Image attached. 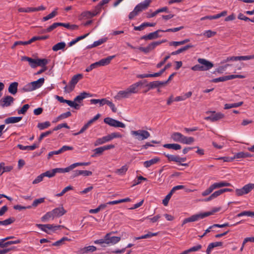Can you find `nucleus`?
<instances>
[{
  "label": "nucleus",
  "mask_w": 254,
  "mask_h": 254,
  "mask_svg": "<svg viewBox=\"0 0 254 254\" xmlns=\"http://www.w3.org/2000/svg\"><path fill=\"white\" fill-rule=\"evenodd\" d=\"M197 61L201 65L196 64L191 67V69L193 71H205L209 70L213 66L212 63L205 59L199 58Z\"/></svg>",
  "instance_id": "nucleus-1"
},
{
  "label": "nucleus",
  "mask_w": 254,
  "mask_h": 254,
  "mask_svg": "<svg viewBox=\"0 0 254 254\" xmlns=\"http://www.w3.org/2000/svg\"><path fill=\"white\" fill-rule=\"evenodd\" d=\"M82 77L83 75L82 74H77L74 75L70 81L69 85L68 86L66 85L64 87V91L67 93H70L74 89L75 85L77 83L80 79L82 78Z\"/></svg>",
  "instance_id": "nucleus-2"
},
{
  "label": "nucleus",
  "mask_w": 254,
  "mask_h": 254,
  "mask_svg": "<svg viewBox=\"0 0 254 254\" xmlns=\"http://www.w3.org/2000/svg\"><path fill=\"white\" fill-rule=\"evenodd\" d=\"M130 133L135 139L138 140H143L148 138L150 136V133L145 130L139 129L137 130H132Z\"/></svg>",
  "instance_id": "nucleus-3"
},
{
  "label": "nucleus",
  "mask_w": 254,
  "mask_h": 254,
  "mask_svg": "<svg viewBox=\"0 0 254 254\" xmlns=\"http://www.w3.org/2000/svg\"><path fill=\"white\" fill-rule=\"evenodd\" d=\"M146 83H147V80H144L135 82L130 85L127 88L129 94L131 95L132 94L137 93L139 91L140 87L143 86Z\"/></svg>",
  "instance_id": "nucleus-4"
},
{
  "label": "nucleus",
  "mask_w": 254,
  "mask_h": 254,
  "mask_svg": "<svg viewBox=\"0 0 254 254\" xmlns=\"http://www.w3.org/2000/svg\"><path fill=\"white\" fill-rule=\"evenodd\" d=\"M166 42H167L166 40H162L161 41H155L149 44L146 47H140L138 49L140 51L146 54L150 52L151 50H153L157 46Z\"/></svg>",
  "instance_id": "nucleus-5"
},
{
  "label": "nucleus",
  "mask_w": 254,
  "mask_h": 254,
  "mask_svg": "<svg viewBox=\"0 0 254 254\" xmlns=\"http://www.w3.org/2000/svg\"><path fill=\"white\" fill-rule=\"evenodd\" d=\"M254 189V184L250 183L245 185L240 189L236 190V194L237 196H242L248 194Z\"/></svg>",
  "instance_id": "nucleus-6"
},
{
  "label": "nucleus",
  "mask_w": 254,
  "mask_h": 254,
  "mask_svg": "<svg viewBox=\"0 0 254 254\" xmlns=\"http://www.w3.org/2000/svg\"><path fill=\"white\" fill-rule=\"evenodd\" d=\"M104 122L111 127L121 128H125L126 127V125L123 123L111 118L107 117L105 118Z\"/></svg>",
  "instance_id": "nucleus-7"
},
{
  "label": "nucleus",
  "mask_w": 254,
  "mask_h": 254,
  "mask_svg": "<svg viewBox=\"0 0 254 254\" xmlns=\"http://www.w3.org/2000/svg\"><path fill=\"white\" fill-rule=\"evenodd\" d=\"M206 215H207L206 214H203V213L193 215L190 217L185 219L183 221L182 226H183L184 224H185L187 223L195 222V221H197L200 219H203V218L206 217Z\"/></svg>",
  "instance_id": "nucleus-8"
},
{
  "label": "nucleus",
  "mask_w": 254,
  "mask_h": 254,
  "mask_svg": "<svg viewBox=\"0 0 254 254\" xmlns=\"http://www.w3.org/2000/svg\"><path fill=\"white\" fill-rule=\"evenodd\" d=\"M210 112L212 113V114L209 116L205 117V120L214 122L222 119L224 117V115L220 112L215 113V111Z\"/></svg>",
  "instance_id": "nucleus-9"
},
{
  "label": "nucleus",
  "mask_w": 254,
  "mask_h": 254,
  "mask_svg": "<svg viewBox=\"0 0 254 254\" xmlns=\"http://www.w3.org/2000/svg\"><path fill=\"white\" fill-rule=\"evenodd\" d=\"M161 32H164V30L161 29L157 30L153 32L150 33L147 35L142 36L141 37V39L148 40L157 39L161 36V35H159V33Z\"/></svg>",
  "instance_id": "nucleus-10"
},
{
  "label": "nucleus",
  "mask_w": 254,
  "mask_h": 254,
  "mask_svg": "<svg viewBox=\"0 0 254 254\" xmlns=\"http://www.w3.org/2000/svg\"><path fill=\"white\" fill-rule=\"evenodd\" d=\"M14 100V98L11 96H4L0 100V105L2 108L8 107L13 103Z\"/></svg>",
  "instance_id": "nucleus-11"
},
{
  "label": "nucleus",
  "mask_w": 254,
  "mask_h": 254,
  "mask_svg": "<svg viewBox=\"0 0 254 254\" xmlns=\"http://www.w3.org/2000/svg\"><path fill=\"white\" fill-rule=\"evenodd\" d=\"M145 87H148V90L153 89L157 87H159L162 86H164L167 84V82L160 81H154L150 82L149 83H145Z\"/></svg>",
  "instance_id": "nucleus-12"
},
{
  "label": "nucleus",
  "mask_w": 254,
  "mask_h": 254,
  "mask_svg": "<svg viewBox=\"0 0 254 254\" xmlns=\"http://www.w3.org/2000/svg\"><path fill=\"white\" fill-rule=\"evenodd\" d=\"M254 59V55H251V56H237V57H228L226 60V62L228 61H246V60H250L251 59Z\"/></svg>",
  "instance_id": "nucleus-13"
},
{
  "label": "nucleus",
  "mask_w": 254,
  "mask_h": 254,
  "mask_svg": "<svg viewBox=\"0 0 254 254\" xmlns=\"http://www.w3.org/2000/svg\"><path fill=\"white\" fill-rule=\"evenodd\" d=\"M36 226L40 229H43L42 227H46L47 231L51 230L53 231H55L57 230L61 227H63V226L62 225H54L53 224H37Z\"/></svg>",
  "instance_id": "nucleus-14"
},
{
  "label": "nucleus",
  "mask_w": 254,
  "mask_h": 254,
  "mask_svg": "<svg viewBox=\"0 0 254 254\" xmlns=\"http://www.w3.org/2000/svg\"><path fill=\"white\" fill-rule=\"evenodd\" d=\"M152 0H145L136 5L135 7L141 12L148 8Z\"/></svg>",
  "instance_id": "nucleus-15"
},
{
  "label": "nucleus",
  "mask_w": 254,
  "mask_h": 254,
  "mask_svg": "<svg viewBox=\"0 0 254 254\" xmlns=\"http://www.w3.org/2000/svg\"><path fill=\"white\" fill-rule=\"evenodd\" d=\"M121 240L119 237L113 236L110 237L109 234L105 236V243L107 244H115L119 242Z\"/></svg>",
  "instance_id": "nucleus-16"
},
{
  "label": "nucleus",
  "mask_w": 254,
  "mask_h": 254,
  "mask_svg": "<svg viewBox=\"0 0 254 254\" xmlns=\"http://www.w3.org/2000/svg\"><path fill=\"white\" fill-rule=\"evenodd\" d=\"M130 96L127 89L125 90H121L119 91L117 94L115 96V98L117 100H120L122 98H127Z\"/></svg>",
  "instance_id": "nucleus-17"
},
{
  "label": "nucleus",
  "mask_w": 254,
  "mask_h": 254,
  "mask_svg": "<svg viewBox=\"0 0 254 254\" xmlns=\"http://www.w3.org/2000/svg\"><path fill=\"white\" fill-rule=\"evenodd\" d=\"M52 211L55 218L61 217L64 215L66 212L63 207L56 208Z\"/></svg>",
  "instance_id": "nucleus-18"
},
{
  "label": "nucleus",
  "mask_w": 254,
  "mask_h": 254,
  "mask_svg": "<svg viewBox=\"0 0 254 254\" xmlns=\"http://www.w3.org/2000/svg\"><path fill=\"white\" fill-rule=\"evenodd\" d=\"M92 95L89 93L86 92L81 93L79 95L77 96L74 99L75 103H80L83 99L88 97H91Z\"/></svg>",
  "instance_id": "nucleus-19"
},
{
  "label": "nucleus",
  "mask_w": 254,
  "mask_h": 254,
  "mask_svg": "<svg viewBox=\"0 0 254 254\" xmlns=\"http://www.w3.org/2000/svg\"><path fill=\"white\" fill-rule=\"evenodd\" d=\"M115 57V55L109 56L106 58L101 59L99 61L97 62V63L98 64L99 66L108 65L111 63L112 60H113Z\"/></svg>",
  "instance_id": "nucleus-20"
},
{
  "label": "nucleus",
  "mask_w": 254,
  "mask_h": 254,
  "mask_svg": "<svg viewBox=\"0 0 254 254\" xmlns=\"http://www.w3.org/2000/svg\"><path fill=\"white\" fill-rule=\"evenodd\" d=\"M111 141L110 137L108 135L103 136L101 138H97L96 141L94 142V146H98L99 145L103 144L107 142Z\"/></svg>",
  "instance_id": "nucleus-21"
},
{
  "label": "nucleus",
  "mask_w": 254,
  "mask_h": 254,
  "mask_svg": "<svg viewBox=\"0 0 254 254\" xmlns=\"http://www.w3.org/2000/svg\"><path fill=\"white\" fill-rule=\"evenodd\" d=\"M21 60L22 61L28 62L29 64L32 68L36 67V59H34L26 56H23L21 57Z\"/></svg>",
  "instance_id": "nucleus-22"
},
{
  "label": "nucleus",
  "mask_w": 254,
  "mask_h": 254,
  "mask_svg": "<svg viewBox=\"0 0 254 254\" xmlns=\"http://www.w3.org/2000/svg\"><path fill=\"white\" fill-rule=\"evenodd\" d=\"M184 135L182 133L175 132L173 133L171 135V138L176 142H179L182 143Z\"/></svg>",
  "instance_id": "nucleus-23"
},
{
  "label": "nucleus",
  "mask_w": 254,
  "mask_h": 254,
  "mask_svg": "<svg viewBox=\"0 0 254 254\" xmlns=\"http://www.w3.org/2000/svg\"><path fill=\"white\" fill-rule=\"evenodd\" d=\"M223 243L221 242H216L209 244L206 251L207 254H210L213 248L217 247H221Z\"/></svg>",
  "instance_id": "nucleus-24"
},
{
  "label": "nucleus",
  "mask_w": 254,
  "mask_h": 254,
  "mask_svg": "<svg viewBox=\"0 0 254 254\" xmlns=\"http://www.w3.org/2000/svg\"><path fill=\"white\" fill-rule=\"evenodd\" d=\"M159 161H160L159 158L155 157V158H152L149 160L146 161L144 162L143 165L145 168H148L150 167L151 166L157 163Z\"/></svg>",
  "instance_id": "nucleus-25"
},
{
  "label": "nucleus",
  "mask_w": 254,
  "mask_h": 254,
  "mask_svg": "<svg viewBox=\"0 0 254 254\" xmlns=\"http://www.w3.org/2000/svg\"><path fill=\"white\" fill-rule=\"evenodd\" d=\"M22 117H11L6 118L4 120L6 124H14L19 122L22 120Z\"/></svg>",
  "instance_id": "nucleus-26"
},
{
  "label": "nucleus",
  "mask_w": 254,
  "mask_h": 254,
  "mask_svg": "<svg viewBox=\"0 0 254 254\" xmlns=\"http://www.w3.org/2000/svg\"><path fill=\"white\" fill-rule=\"evenodd\" d=\"M213 190L220 188L224 187H229L231 186V184L229 183L221 181L218 183H215L211 185Z\"/></svg>",
  "instance_id": "nucleus-27"
},
{
  "label": "nucleus",
  "mask_w": 254,
  "mask_h": 254,
  "mask_svg": "<svg viewBox=\"0 0 254 254\" xmlns=\"http://www.w3.org/2000/svg\"><path fill=\"white\" fill-rule=\"evenodd\" d=\"M44 81L45 79L44 78H40L37 81L31 82L32 87L33 88L34 90L41 87L44 83Z\"/></svg>",
  "instance_id": "nucleus-28"
},
{
  "label": "nucleus",
  "mask_w": 254,
  "mask_h": 254,
  "mask_svg": "<svg viewBox=\"0 0 254 254\" xmlns=\"http://www.w3.org/2000/svg\"><path fill=\"white\" fill-rule=\"evenodd\" d=\"M17 146L19 149L22 150H34L36 148L38 147L39 145L38 144L34 143L33 145L30 146H23L21 144H18Z\"/></svg>",
  "instance_id": "nucleus-29"
},
{
  "label": "nucleus",
  "mask_w": 254,
  "mask_h": 254,
  "mask_svg": "<svg viewBox=\"0 0 254 254\" xmlns=\"http://www.w3.org/2000/svg\"><path fill=\"white\" fill-rule=\"evenodd\" d=\"M13 169L11 166H5V164L3 162L0 163V175H1L4 172H10Z\"/></svg>",
  "instance_id": "nucleus-30"
},
{
  "label": "nucleus",
  "mask_w": 254,
  "mask_h": 254,
  "mask_svg": "<svg viewBox=\"0 0 254 254\" xmlns=\"http://www.w3.org/2000/svg\"><path fill=\"white\" fill-rule=\"evenodd\" d=\"M18 85V84L16 82L11 83L9 86L8 92L13 95L15 94L17 91Z\"/></svg>",
  "instance_id": "nucleus-31"
},
{
  "label": "nucleus",
  "mask_w": 254,
  "mask_h": 254,
  "mask_svg": "<svg viewBox=\"0 0 254 254\" xmlns=\"http://www.w3.org/2000/svg\"><path fill=\"white\" fill-rule=\"evenodd\" d=\"M163 147L168 149H172L175 150H178L181 149V146L177 143L172 144H165L163 145Z\"/></svg>",
  "instance_id": "nucleus-32"
},
{
  "label": "nucleus",
  "mask_w": 254,
  "mask_h": 254,
  "mask_svg": "<svg viewBox=\"0 0 254 254\" xmlns=\"http://www.w3.org/2000/svg\"><path fill=\"white\" fill-rule=\"evenodd\" d=\"M65 46H66V44L64 42H59V43L56 44V45H55L52 47V50L56 52L59 50L64 49L65 48Z\"/></svg>",
  "instance_id": "nucleus-33"
},
{
  "label": "nucleus",
  "mask_w": 254,
  "mask_h": 254,
  "mask_svg": "<svg viewBox=\"0 0 254 254\" xmlns=\"http://www.w3.org/2000/svg\"><path fill=\"white\" fill-rule=\"evenodd\" d=\"M55 218L52 211L46 213L42 218L41 220L43 222H46L50 219H54Z\"/></svg>",
  "instance_id": "nucleus-34"
},
{
  "label": "nucleus",
  "mask_w": 254,
  "mask_h": 254,
  "mask_svg": "<svg viewBox=\"0 0 254 254\" xmlns=\"http://www.w3.org/2000/svg\"><path fill=\"white\" fill-rule=\"evenodd\" d=\"M157 234H158V233H151V232H149L147 234H146L145 235H143L140 237H134V239L135 240H140V239H142L150 238L153 236H157Z\"/></svg>",
  "instance_id": "nucleus-35"
},
{
  "label": "nucleus",
  "mask_w": 254,
  "mask_h": 254,
  "mask_svg": "<svg viewBox=\"0 0 254 254\" xmlns=\"http://www.w3.org/2000/svg\"><path fill=\"white\" fill-rule=\"evenodd\" d=\"M61 22L54 23L52 25L50 26L47 29L43 30V33L50 32L54 29H56L58 26H61Z\"/></svg>",
  "instance_id": "nucleus-36"
},
{
  "label": "nucleus",
  "mask_w": 254,
  "mask_h": 254,
  "mask_svg": "<svg viewBox=\"0 0 254 254\" xmlns=\"http://www.w3.org/2000/svg\"><path fill=\"white\" fill-rule=\"evenodd\" d=\"M163 155L167 157L168 161L175 162L178 163V155H171L168 153H164Z\"/></svg>",
  "instance_id": "nucleus-37"
},
{
  "label": "nucleus",
  "mask_w": 254,
  "mask_h": 254,
  "mask_svg": "<svg viewBox=\"0 0 254 254\" xmlns=\"http://www.w3.org/2000/svg\"><path fill=\"white\" fill-rule=\"evenodd\" d=\"M243 102H239L238 103H233V104H226L224 105L225 109H229L233 108H237L243 104Z\"/></svg>",
  "instance_id": "nucleus-38"
},
{
  "label": "nucleus",
  "mask_w": 254,
  "mask_h": 254,
  "mask_svg": "<svg viewBox=\"0 0 254 254\" xmlns=\"http://www.w3.org/2000/svg\"><path fill=\"white\" fill-rule=\"evenodd\" d=\"M56 173H58L57 168H55L51 170L47 171L43 174H44V177H47L48 178H52L55 176Z\"/></svg>",
  "instance_id": "nucleus-39"
},
{
  "label": "nucleus",
  "mask_w": 254,
  "mask_h": 254,
  "mask_svg": "<svg viewBox=\"0 0 254 254\" xmlns=\"http://www.w3.org/2000/svg\"><path fill=\"white\" fill-rule=\"evenodd\" d=\"M48 64V60L46 59H36V67L40 66L42 67H47L46 65Z\"/></svg>",
  "instance_id": "nucleus-40"
},
{
  "label": "nucleus",
  "mask_w": 254,
  "mask_h": 254,
  "mask_svg": "<svg viewBox=\"0 0 254 254\" xmlns=\"http://www.w3.org/2000/svg\"><path fill=\"white\" fill-rule=\"evenodd\" d=\"M74 168H75L74 164H72L65 168H57V171L58 173H64L66 172H68L71 170L73 169Z\"/></svg>",
  "instance_id": "nucleus-41"
},
{
  "label": "nucleus",
  "mask_w": 254,
  "mask_h": 254,
  "mask_svg": "<svg viewBox=\"0 0 254 254\" xmlns=\"http://www.w3.org/2000/svg\"><path fill=\"white\" fill-rule=\"evenodd\" d=\"M97 250L96 247L93 246H89L85 247L81 250L82 253H88L89 252H93Z\"/></svg>",
  "instance_id": "nucleus-42"
},
{
  "label": "nucleus",
  "mask_w": 254,
  "mask_h": 254,
  "mask_svg": "<svg viewBox=\"0 0 254 254\" xmlns=\"http://www.w3.org/2000/svg\"><path fill=\"white\" fill-rule=\"evenodd\" d=\"M107 99L106 98H103L102 99H93L90 100V102L91 104H96L97 103H99L100 106H102L106 104Z\"/></svg>",
  "instance_id": "nucleus-43"
},
{
  "label": "nucleus",
  "mask_w": 254,
  "mask_h": 254,
  "mask_svg": "<svg viewBox=\"0 0 254 254\" xmlns=\"http://www.w3.org/2000/svg\"><path fill=\"white\" fill-rule=\"evenodd\" d=\"M58 8H56L54 11H53L51 13L47 15L46 16H45L43 18V21H47L55 16H56L58 14L57 12Z\"/></svg>",
  "instance_id": "nucleus-44"
},
{
  "label": "nucleus",
  "mask_w": 254,
  "mask_h": 254,
  "mask_svg": "<svg viewBox=\"0 0 254 254\" xmlns=\"http://www.w3.org/2000/svg\"><path fill=\"white\" fill-rule=\"evenodd\" d=\"M65 103H66L68 106L76 110H79L80 109V105L78 103H75L74 100L72 101L66 100Z\"/></svg>",
  "instance_id": "nucleus-45"
},
{
  "label": "nucleus",
  "mask_w": 254,
  "mask_h": 254,
  "mask_svg": "<svg viewBox=\"0 0 254 254\" xmlns=\"http://www.w3.org/2000/svg\"><path fill=\"white\" fill-rule=\"evenodd\" d=\"M107 38H103L98 40V41H95L93 44L90 47V48H93L101 45L103 43L106 42L107 40Z\"/></svg>",
  "instance_id": "nucleus-46"
},
{
  "label": "nucleus",
  "mask_w": 254,
  "mask_h": 254,
  "mask_svg": "<svg viewBox=\"0 0 254 254\" xmlns=\"http://www.w3.org/2000/svg\"><path fill=\"white\" fill-rule=\"evenodd\" d=\"M128 166L127 165L123 166L121 168L117 169L116 173L120 175H124L128 170Z\"/></svg>",
  "instance_id": "nucleus-47"
},
{
  "label": "nucleus",
  "mask_w": 254,
  "mask_h": 254,
  "mask_svg": "<svg viewBox=\"0 0 254 254\" xmlns=\"http://www.w3.org/2000/svg\"><path fill=\"white\" fill-rule=\"evenodd\" d=\"M194 141V139L192 137H187L184 135L182 143L185 144H190Z\"/></svg>",
  "instance_id": "nucleus-48"
},
{
  "label": "nucleus",
  "mask_w": 254,
  "mask_h": 254,
  "mask_svg": "<svg viewBox=\"0 0 254 254\" xmlns=\"http://www.w3.org/2000/svg\"><path fill=\"white\" fill-rule=\"evenodd\" d=\"M51 125V124L49 122L47 121L44 123H39L37 125L38 128H39L40 130H43L45 128H48L49 127H50Z\"/></svg>",
  "instance_id": "nucleus-49"
},
{
  "label": "nucleus",
  "mask_w": 254,
  "mask_h": 254,
  "mask_svg": "<svg viewBox=\"0 0 254 254\" xmlns=\"http://www.w3.org/2000/svg\"><path fill=\"white\" fill-rule=\"evenodd\" d=\"M94 153L91 155L92 157H95L98 155H101L104 151L102 146L98 147L93 150Z\"/></svg>",
  "instance_id": "nucleus-50"
},
{
  "label": "nucleus",
  "mask_w": 254,
  "mask_h": 254,
  "mask_svg": "<svg viewBox=\"0 0 254 254\" xmlns=\"http://www.w3.org/2000/svg\"><path fill=\"white\" fill-rule=\"evenodd\" d=\"M69 239L67 237H63L61 239L56 241L52 244L54 246H60L64 244L65 241H69Z\"/></svg>",
  "instance_id": "nucleus-51"
},
{
  "label": "nucleus",
  "mask_w": 254,
  "mask_h": 254,
  "mask_svg": "<svg viewBox=\"0 0 254 254\" xmlns=\"http://www.w3.org/2000/svg\"><path fill=\"white\" fill-rule=\"evenodd\" d=\"M81 16L84 18H90L95 16V14H94L93 11H86L81 13Z\"/></svg>",
  "instance_id": "nucleus-52"
},
{
  "label": "nucleus",
  "mask_w": 254,
  "mask_h": 254,
  "mask_svg": "<svg viewBox=\"0 0 254 254\" xmlns=\"http://www.w3.org/2000/svg\"><path fill=\"white\" fill-rule=\"evenodd\" d=\"M14 221L13 218H9L3 221H0V225L6 226L12 223Z\"/></svg>",
  "instance_id": "nucleus-53"
},
{
  "label": "nucleus",
  "mask_w": 254,
  "mask_h": 254,
  "mask_svg": "<svg viewBox=\"0 0 254 254\" xmlns=\"http://www.w3.org/2000/svg\"><path fill=\"white\" fill-rule=\"evenodd\" d=\"M73 190V187L70 186H68L64 188L60 193L56 194V196H58V197L62 196L65 192H66L67 191H69L70 190Z\"/></svg>",
  "instance_id": "nucleus-54"
},
{
  "label": "nucleus",
  "mask_w": 254,
  "mask_h": 254,
  "mask_svg": "<svg viewBox=\"0 0 254 254\" xmlns=\"http://www.w3.org/2000/svg\"><path fill=\"white\" fill-rule=\"evenodd\" d=\"M140 13V12L138 11V10L137 9V8H136L135 7H134V9L133 10V11H132L131 12H130L128 15V18L129 19H132L135 16H137L139 13Z\"/></svg>",
  "instance_id": "nucleus-55"
},
{
  "label": "nucleus",
  "mask_w": 254,
  "mask_h": 254,
  "mask_svg": "<svg viewBox=\"0 0 254 254\" xmlns=\"http://www.w3.org/2000/svg\"><path fill=\"white\" fill-rule=\"evenodd\" d=\"M71 116V114L70 112H69V111L67 112L64 113H63V114H62L61 115H60L59 116H58L57 117L56 121L60 120H62L64 119L67 118Z\"/></svg>",
  "instance_id": "nucleus-56"
},
{
  "label": "nucleus",
  "mask_w": 254,
  "mask_h": 254,
  "mask_svg": "<svg viewBox=\"0 0 254 254\" xmlns=\"http://www.w3.org/2000/svg\"><path fill=\"white\" fill-rule=\"evenodd\" d=\"M173 194V193L170 191L169 193L166 196L165 198L162 201V203L164 204V205L167 206L168 204L169 201Z\"/></svg>",
  "instance_id": "nucleus-57"
},
{
  "label": "nucleus",
  "mask_w": 254,
  "mask_h": 254,
  "mask_svg": "<svg viewBox=\"0 0 254 254\" xmlns=\"http://www.w3.org/2000/svg\"><path fill=\"white\" fill-rule=\"evenodd\" d=\"M24 92H30L33 91V88L32 87V85L31 82H30L26 85H25L22 89Z\"/></svg>",
  "instance_id": "nucleus-58"
},
{
  "label": "nucleus",
  "mask_w": 254,
  "mask_h": 254,
  "mask_svg": "<svg viewBox=\"0 0 254 254\" xmlns=\"http://www.w3.org/2000/svg\"><path fill=\"white\" fill-rule=\"evenodd\" d=\"M29 108L28 104H25L21 109L18 110V114H25Z\"/></svg>",
  "instance_id": "nucleus-59"
},
{
  "label": "nucleus",
  "mask_w": 254,
  "mask_h": 254,
  "mask_svg": "<svg viewBox=\"0 0 254 254\" xmlns=\"http://www.w3.org/2000/svg\"><path fill=\"white\" fill-rule=\"evenodd\" d=\"M226 80H228L227 75L214 78L212 80V81L214 83H217L219 82H223Z\"/></svg>",
  "instance_id": "nucleus-60"
},
{
  "label": "nucleus",
  "mask_w": 254,
  "mask_h": 254,
  "mask_svg": "<svg viewBox=\"0 0 254 254\" xmlns=\"http://www.w3.org/2000/svg\"><path fill=\"white\" fill-rule=\"evenodd\" d=\"M98 66H99V65H98L97 62H95L93 64H92L89 66H88L86 68L85 71L86 72H89V71H91L92 69H93L94 68H97Z\"/></svg>",
  "instance_id": "nucleus-61"
},
{
  "label": "nucleus",
  "mask_w": 254,
  "mask_h": 254,
  "mask_svg": "<svg viewBox=\"0 0 254 254\" xmlns=\"http://www.w3.org/2000/svg\"><path fill=\"white\" fill-rule=\"evenodd\" d=\"M110 140H112L114 138H121L122 137V135L119 132H113L110 134H108Z\"/></svg>",
  "instance_id": "nucleus-62"
},
{
  "label": "nucleus",
  "mask_w": 254,
  "mask_h": 254,
  "mask_svg": "<svg viewBox=\"0 0 254 254\" xmlns=\"http://www.w3.org/2000/svg\"><path fill=\"white\" fill-rule=\"evenodd\" d=\"M106 104L108 105L114 113H116L117 111L115 105L107 99Z\"/></svg>",
  "instance_id": "nucleus-63"
},
{
  "label": "nucleus",
  "mask_w": 254,
  "mask_h": 254,
  "mask_svg": "<svg viewBox=\"0 0 254 254\" xmlns=\"http://www.w3.org/2000/svg\"><path fill=\"white\" fill-rule=\"evenodd\" d=\"M213 190H214L211 185L207 189L203 191L201 194L202 196H205L211 193Z\"/></svg>",
  "instance_id": "nucleus-64"
}]
</instances>
